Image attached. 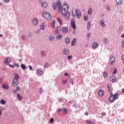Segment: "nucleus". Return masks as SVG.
<instances>
[{"label": "nucleus", "mask_w": 124, "mask_h": 124, "mask_svg": "<svg viewBox=\"0 0 124 124\" xmlns=\"http://www.w3.org/2000/svg\"><path fill=\"white\" fill-rule=\"evenodd\" d=\"M1 36H3V35H2V34H0V37H1Z\"/></svg>", "instance_id": "64"}, {"label": "nucleus", "mask_w": 124, "mask_h": 124, "mask_svg": "<svg viewBox=\"0 0 124 124\" xmlns=\"http://www.w3.org/2000/svg\"><path fill=\"white\" fill-rule=\"evenodd\" d=\"M4 2H6V3H7L10 1V0H4Z\"/></svg>", "instance_id": "49"}, {"label": "nucleus", "mask_w": 124, "mask_h": 124, "mask_svg": "<svg viewBox=\"0 0 124 124\" xmlns=\"http://www.w3.org/2000/svg\"><path fill=\"white\" fill-rule=\"evenodd\" d=\"M116 2L117 4H118L119 5L122 4V0H116Z\"/></svg>", "instance_id": "24"}, {"label": "nucleus", "mask_w": 124, "mask_h": 124, "mask_svg": "<svg viewBox=\"0 0 124 124\" xmlns=\"http://www.w3.org/2000/svg\"><path fill=\"white\" fill-rule=\"evenodd\" d=\"M108 91L111 92L112 91V87L111 86V84H108Z\"/></svg>", "instance_id": "22"}, {"label": "nucleus", "mask_w": 124, "mask_h": 124, "mask_svg": "<svg viewBox=\"0 0 124 124\" xmlns=\"http://www.w3.org/2000/svg\"><path fill=\"white\" fill-rule=\"evenodd\" d=\"M109 62H110V64H114L115 62V57H111L109 59Z\"/></svg>", "instance_id": "11"}, {"label": "nucleus", "mask_w": 124, "mask_h": 124, "mask_svg": "<svg viewBox=\"0 0 124 124\" xmlns=\"http://www.w3.org/2000/svg\"><path fill=\"white\" fill-rule=\"evenodd\" d=\"M64 75H65V76H67V75H68V74L67 73H65L64 74Z\"/></svg>", "instance_id": "61"}, {"label": "nucleus", "mask_w": 124, "mask_h": 124, "mask_svg": "<svg viewBox=\"0 0 124 124\" xmlns=\"http://www.w3.org/2000/svg\"><path fill=\"white\" fill-rule=\"evenodd\" d=\"M84 19L87 21V20H89V17L88 16H84Z\"/></svg>", "instance_id": "41"}, {"label": "nucleus", "mask_w": 124, "mask_h": 124, "mask_svg": "<svg viewBox=\"0 0 124 124\" xmlns=\"http://www.w3.org/2000/svg\"><path fill=\"white\" fill-rule=\"evenodd\" d=\"M100 22L102 27H105V23L103 20H100Z\"/></svg>", "instance_id": "33"}, {"label": "nucleus", "mask_w": 124, "mask_h": 124, "mask_svg": "<svg viewBox=\"0 0 124 124\" xmlns=\"http://www.w3.org/2000/svg\"><path fill=\"white\" fill-rule=\"evenodd\" d=\"M38 22V20L36 18H34L32 20V23L33 25H37Z\"/></svg>", "instance_id": "19"}, {"label": "nucleus", "mask_w": 124, "mask_h": 124, "mask_svg": "<svg viewBox=\"0 0 124 124\" xmlns=\"http://www.w3.org/2000/svg\"><path fill=\"white\" fill-rule=\"evenodd\" d=\"M49 66L50 64L47 62H46L44 65L45 68H48V67H49Z\"/></svg>", "instance_id": "27"}, {"label": "nucleus", "mask_w": 124, "mask_h": 124, "mask_svg": "<svg viewBox=\"0 0 124 124\" xmlns=\"http://www.w3.org/2000/svg\"><path fill=\"white\" fill-rule=\"evenodd\" d=\"M43 16L46 20H51L52 19V16L48 13L45 12L43 14Z\"/></svg>", "instance_id": "6"}, {"label": "nucleus", "mask_w": 124, "mask_h": 124, "mask_svg": "<svg viewBox=\"0 0 124 124\" xmlns=\"http://www.w3.org/2000/svg\"><path fill=\"white\" fill-rule=\"evenodd\" d=\"M76 41V39H73V41H72V43H71L72 46H74V45H75Z\"/></svg>", "instance_id": "31"}, {"label": "nucleus", "mask_w": 124, "mask_h": 124, "mask_svg": "<svg viewBox=\"0 0 124 124\" xmlns=\"http://www.w3.org/2000/svg\"><path fill=\"white\" fill-rule=\"evenodd\" d=\"M65 42H66V43H69V42H70V39H69V38H65Z\"/></svg>", "instance_id": "30"}, {"label": "nucleus", "mask_w": 124, "mask_h": 124, "mask_svg": "<svg viewBox=\"0 0 124 124\" xmlns=\"http://www.w3.org/2000/svg\"><path fill=\"white\" fill-rule=\"evenodd\" d=\"M110 80L113 82H115L116 81V77L111 76L110 78Z\"/></svg>", "instance_id": "18"}, {"label": "nucleus", "mask_w": 124, "mask_h": 124, "mask_svg": "<svg viewBox=\"0 0 124 124\" xmlns=\"http://www.w3.org/2000/svg\"><path fill=\"white\" fill-rule=\"evenodd\" d=\"M110 97L109 98V100L110 102L112 103V102H114L118 97H119V94L117 93H116L115 94L113 95V93L112 92L110 93Z\"/></svg>", "instance_id": "2"}, {"label": "nucleus", "mask_w": 124, "mask_h": 124, "mask_svg": "<svg viewBox=\"0 0 124 124\" xmlns=\"http://www.w3.org/2000/svg\"><path fill=\"white\" fill-rule=\"evenodd\" d=\"M10 62H11V59H10V58L7 57L5 59L4 62L5 64H9V63H10Z\"/></svg>", "instance_id": "8"}, {"label": "nucleus", "mask_w": 124, "mask_h": 124, "mask_svg": "<svg viewBox=\"0 0 124 124\" xmlns=\"http://www.w3.org/2000/svg\"><path fill=\"white\" fill-rule=\"evenodd\" d=\"M21 68H22V69L25 70L27 68V66H26V65H25V64H21Z\"/></svg>", "instance_id": "28"}, {"label": "nucleus", "mask_w": 124, "mask_h": 124, "mask_svg": "<svg viewBox=\"0 0 124 124\" xmlns=\"http://www.w3.org/2000/svg\"><path fill=\"white\" fill-rule=\"evenodd\" d=\"M29 37H31V36H32V34L31 33H29Z\"/></svg>", "instance_id": "51"}, {"label": "nucleus", "mask_w": 124, "mask_h": 124, "mask_svg": "<svg viewBox=\"0 0 124 124\" xmlns=\"http://www.w3.org/2000/svg\"><path fill=\"white\" fill-rule=\"evenodd\" d=\"M71 23L73 30H76V24H75V20L72 19Z\"/></svg>", "instance_id": "9"}, {"label": "nucleus", "mask_w": 124, "mask_h": 124, "mask_svg": "<svg viewBox=\"0 0 124 124\" xmlns=\"http://www.w3.org/2000/svg\"><path fill=\"white\" fill-rule=\"evenodd\" d=\"M55 24H56V21L53 20V21L51 23V27H52V29H55V28H56V26L55 25Z\"/></svg>", "instance_id": "20"}, {"label": "nucleus", "mask_w": 124, "mask_h": 124, "mask_svg": "<svg viewBox=\"0 0 124 124\" xmlns=\"http://www.w3.org/2000/svg\"><path fill=\"white\" fill-rule=\"evenodd\" d=\"M72 15L74 17L77 16L78 19H80V18H81L82 14L80 13V11H77V9H76V8H74L72 9Z\"/></svg>", "instance_id": "1"}, {"label": "nucleus", "mask_w": 124, "mask_h": 124, "mask_svg": "<svg viewBox=\"0 0 124 124\" xmlns=\"http://www.w3.org/2000/svg\"><path fill=\"white\" fill-rule=\"evenodd\" d=\"M50 124H53V123H54V118H51L50 119Z\"/></svg>", "instance_id": "42"}, {"label": "nucleus", "mask_w": 124, "mask_h": 124, "mask_svg": "<svg viewBox=\"0 0 124 124\" xmlns=\"http://www.w3.org/2000/svg\"><path fill=\"white\" fill-rule=\"evenodd\" d=\"M17 98H18L19 100H22L23 97L21 96L20 93L17 94Z\"/></svg>", "instance_id": "26"}, {"label": "nucleus", "mask_w": 124, "mask_h": 124, "mask_svg": "<svg viewBox=\"0 0 124 124\" xmlns=\"http://www.w3.org/2000/svg\"><path fill=\"white\" fill-rule=\"evenodd\" d=\"M98 94L99 96H103L104 95V93L102 90H100L98 92Z\"/></svg>", "instance_id": "13"}, {"label": "nucleus", "mask_w": 124, "mask_h": 124, "mask_svg": "<svg viewBox=\"0 0 124 124\" xmlns=\"http://www.w3.org/2000/svg\"><path fill=\"white\" fill-rule=\"evenodd\" d=\"M41 5H42V7H43V8H46V7H47L48 4H47V2H44L43 3H42Z\"/></svg>", "instance_id": "17"}, {"label": "nucleus", "mask_w": 124, "mask_h": 124, "mask_svg": "<svg viewBox=\"0 0 124 124\" xmlns=\"http://www.w3.org/2000/svg\"><path fill=\"white\" fill-rule=\"evenodd\" d=\"M52 6L54 9H56L57 7L59 12H61L62 10V3L61 1H57V4H56V3H53Z\"/></svg>", "instance_id": "4"}, {"label": "nucleus", "mask_w": 124, "mask_h": 124, "mask_svg": "<svg viewBox=\"0 0 124 124\" xmlns=\"http://www.w3.org/2000/svg\"><path fill=\"white\" fill-rule=\"evenodd\" d=\"M102 116H106V113L105 112H103L101 113Z\"/></svg>", "instance_id": "48"}, {"label": "nucleus", "mask_w": 124, "mask_h": 124, "mask_svg": "<svg viewBox=\"0 0 124 124\" xmlns=\"http://www.w3.org/2000/svg\"><path fill=\"white\" fill-rule=\"evenodd\" d=\"M68 10V5L65 4H63L62 7V15H65L66 13H67Z\"/></svg>", "instance_id": "5"}, {"label": "nucleus", "mask_w": 124, "mask_h": 124, "mask_svg": "<svg viewBox=\"0 0 124 124\" xmlns=\"http://www.w3.org/2000/svg\"><path fill=\"white\" fill-rule=\"evenodd\" d=\"M1 108H0V116H1V115H2V112H1Z\"/></svg>", "instance_id": "56"}, {"label": "nucleus", "mask_w": 124, "mask_h": 124, "mask_svg": "<svg viewBox=\"0 0 124 124\" xmlns=\"http://www.w3.org/2000/svg\"><path fill=\"white\" fill-rule=\"evenodd\" d=\"M13 93H17V91L16 90H14Z\"/></svg>", "instance_id": "60"}, {"label": "nucleus", "mask_w": 124, "mask_h": 124, "mask_svg": "<svg viewBox=\"0 0 124 124\" xmlns=\"http://www.w3.org/2000/svg\"><path fill=\"white\" fill-rule=\"evenodd\" d=\"M91 22H88L87 24V30H90L91 28Z\"/></svg>", "instance_id": "36"}, {"label": "nucleus", "mask_w": 124, "mask_h": 124, "mask_svg": "<svg viewBox=\"0 0 124 124\" xmlns=\"http://www.w3.org/2000/svg\"><path fill=\"white\" fill-rule=\"evenodd\" d=\"M64 15L66 19H68V18H69V17H70V14L68 13H66Z\"/></svg>", "instance_id": "23"}, {"label": "nucleus", "mask_w": 124, "mask_h": 124, "mask_svg": "<svg viewBox=\"0 0 124 124\" xmlns=\"http://www.w3.org/2000/svg\"><path fill=\"white\" fill-rule=\"evenodd\" d=\"M61 31H62V27L58 26L56 27L55 29V32H56V33H60Z\"/></svg>", "instance_id": "7"}, {"label": "nucleus", "mask_w": 124, "mask_h": 124, "mask_svg": "<svg viewBox=\"0 0 124 124\" xmlns=\"http://www.w3.org/2000/svg\"><path fill=\"white\" fill-rule=\"evenodd\" d=\"M62 108H59V109H58L57 112L58 113H60V112H61V111H62Z\"/></svg>", "instance_id": "54"}, {"label": "nucleus", "mask_w": 124, "mask_h": 124, "mask_svg": "<svg viewBox=\"0 0 124 124\" xmlns=\"http://www.w3.org/2000/svg\"><path fill=\"white\" fill-rule=\"evenodd\" d=\"M93 12V9H89L88 12V13L89 14V15H91L92 13Z\"/></svg>", "instance_id": "35"}, {"label": "nucleus", "mask_w": 124, "mask_h": 124, "mask_svg": "<svg viewBox=\"0 0 124 124\" xmlns=\"http://www.w3.org/2000/svg\"><path fill=\"white\" fill-rule=\"evenodd\" d=\"M87 36H88V37L91 36V34L88 33V34H87Z\"/></svg>", "instance_id": "62"}, {"label": "nucleus", "mask_w": 124, "mask_h": 124, "mask_svg": "<svg viewBox=\"0 0 124 124\" xmlns=\"http://www.w3.org/2000/svg\"><path fill=\"white\" fill-rule=\"evenodd\" d=\"M2 88L5 90H8V89H9V85L7 84H3L2 85Z\"/></svg>", "instance_id": "15"}, {"label": "nucleus", "mask_w": 124, "mask_h": 124, "mask_svg": "<svg viewBox=\"0 0 124 124\" xmlns=\"http://www.w3.org/2000/svg\"><path fill=\"white\" fill-rule=\"evenodd\" d=\"M5 102H6L5 101L3 100H1L0 101V104H2V105L5 104Z\"/></svg>", "instance_id": "37"}, {"label": "nucleus", "mask_w": 124, "mask_h": 124, "mask_svg": "<svg viewBox=\"0 0 124 124\" xmlns=\"http://www.w3.org/2000/svg\"><path fill=\"white\" fill-rule=\"evenodd\" d=\"M104 42H105V43H107V42H108V40L107 39V38L104 39Z\"/></svg>", "instance_id": "44"}, {"label": "nucleus", "mask_w": 124, "mask_h": 124, "mask_svg": "<svg viewBox=\"0 0 124 124\" xmlns=\"http://www.w3.org/2000/svg\"><path fill=\"white\" fill-rule=\"evenodd\" d=\"M15 66H16V67H20V65H19L18 63H15L14 64Z\"/></svg>", "instance_id": "43"}, {"label": "nucleus", "mask_w": 124, "mask_h": 124, "mask_svg": "<svg viewBox=\"0 0 124 124\" xmlns=\"http://www.w3.org/2000/svg\"><path fill=\"white\" fill-rule=\"evenodd\" d=\"M63 53H64L65 55H68V53H69V50H68V49H64Z\"/></svg>", "instance_id": "21"}, {"label": "nucleus", "mask_w": 124, "mask_h": 124, "mask_svg": "<svg viewBox=\"0 0 124 124\" xmlns=\"http://www.w3.org/2000/svg\"><path fill=\"white\" fill-rule=\"evenodd\" d=\"M108 11H109V10H110V7L108 8Z\"/></svg>", "instance_id": "63"}, {"label": "nucleus", "mask_w": 124, "mask_h": 124, "mask_svg": "<svg viewBox=\"0 0 124 124\" xmlns=\"http://www.w3.org/2000/svg\"><path fill=\"white\" fill-rule=\"evenodd\" d=\"M85 115L86 116H88L89 115V112L88 111L85 112Z\"/></svg>", "instance_id": "55"}, {"label": "nucleus", "mask_w": 124, "mask_h": 124, "mask_svg": "<svg viewBox=\"0 0 124 124\" xmlns=\"http://www.w3.org/2000/svg\"><path fill=\"white\" fill-rule=\"evenodd\" d=\"M97 47H98V43L97 42H94L92 46L93 49H95Z\"/></svg>", "instance_id": "14"}, {"label": "nucleus", "mask_w": 124, "mask_h": 124, "mask_svg": "<svg viewBox=\"0 0 124 124\" xmlns=\"http://www.w3.org/2000/svg\"><path fill=\"white\" fill-rule=\"evenodd\" d=\"M71 59H72V56H68V60H70Z\"/></svg>", "instance_id": "53"}, {"label": "nucleus", "mask_w": 124, "mask_h": 124, "mask_svg": "<svg viewBox=\"0 0 124 124\" xmlns=\"http://www.w3.org/2000/svg\"><path fill=\"white\" fill-rule=\"evenodd\" d=\"M62 36L61 35L59 34L56 36V39L60 40V39H62Z\"/></svg>", "instance_id": "32"}, {"label": "nucleus", "mask_w": 124, "mask_h": 124, "mask_svg": "<svg viewBox=\"0 0 124 124\" xmlns=\"http://www.w3.org/2000/svg\"><path fill=\"white\" fill-rule=\"evenodd\" d=\"M122 60L124 61V54L122 56Z\"/></svg>", "instance_id": "57"}, {"label": "nucleus", "mask_w": 124, "mask_h": 124, "mask_svg": "<svg viewBox=\"0 0 124 124\" xmlns=\"http://www.w3.org/2000/svg\"><path fill=\"white\" fill-rule=\"evenodd\" d=\"M45 24V23H42L40 27L41 30H42V31H44V25Z\"/></svg>", "instance_id": "34"}, {"label": "nucleus", "mask_w": 124, "mask_h": 124, "mask_svg": "<svg viewBox=\"0 0 124 124\" xmlns=\"http://www.w3.org/2000/svg\"><path fill=\"white\" fill-rule=\"evenodd\" d=\"M117 70H116V69H115L113 70V74H116V73H117Z\"/></svg>", "instance_id": "47"}, {"label": "nucleus", "mask_w": 124, "mask_h": 124, "mask_svg": "<svg viewBox=\"0 0 124 124\" xmlns=\"http://www.w3.org/2000/svg\"><path fill=\"white\" fill-rule=\"evenodd\" d=\"M57 20L59 23V24L60 25H62V20H61V19L59 18H57Z\"/></svg>", "instance_id": "39"}, {"label": "nucleus", "mask_w": 124, "mask_h": 124, "mask_svg": "<svg viewBox=\"0 0 124 124\" xmlns=\"http://www.w3.org/2000/svg\"><path fill=\"white\" fill-rule=\"evenodd\" d=\"M29 68L30 70H32V67H31V66H29Z\"/></svg>", "instance_id": "58"}, {"label": "nucleus", "mask_w": 124, "mask_h": 124, "mask_svg": "<svg viewBox=\"0 0 124 124\" xmlns=\"http://www.w3.org/2000/svg\"><path fill=\"white\" fill-rule=\"evenodd\" d=\"M39 92L40 93H43V89H42V88H40Z\"/></svg>", "instance_id": "40"}, {"label": "nucleus", "mask_w": 124, "mask_h": 124, "mask_svg": "<svg viewBox=\"0 0 124 124\" xmlns=\"http://www.w3.org/2000/svg\"><path fill=\"white\" fill-rule=\"evenodd\" d=\"M49 39H50L51 41H53V40H54V36H49Z\"/></svg>", "instance_id": "38"}, {"label": "nucleus", "mask_w": 124, "mask_h": 124, "mask_svg": "<svg viewBox=\"0 0 124 124\" xmlns=\"http://www.w3.org/2000/svg\"><path fill=\"white\" fill-rule=\"evenodd\" d=\"M21 38H22V40H25V36L24 35H22L21 36Z\"/></svg>", "instance_id": "52"}, {"label": "nucleus", "mask_w": 124, "mask_h": 124, "mask_svg": "<svg viewBox=\"0 0 124 124\" xmlns=\"http://www.w3.org/2000/svg\"><path fill=\"white\" fill-rule=\"evenodd\" d=\"M16 91H18V92L20 91V88L19 86H17L16 87Z\"/></svg>", "instance_id": "45"}, {"label": "nucleus", "mask_w": 124, "mask_h": 124, "mask_svg": "<svg viewBox=\"0 0 124 124\" xmlns=\"http://www.w3.org/2000/svg\"><path fill=\"white\" fill-rule=\"evenodd\" d=\"M62 31L64 33H66V32H67L68 31V28L66 27H62Z\"/></svg>", "instance_id": "10"}, {"label": "nucleus", "mask_w": 124, "mask_h": 124, "mask_svg": "<svg viewBox=\"0 0 124 124\" xmlns=\"http://www.w3.org/2000/svg\"><path fill=\"white\" fill-rule=\"evenodd\" d=\"M63 113L64 114H65V115H66V114H67V113H68V110L66 108H64V109H63Z\"/></svg>", "instance_id": "29"}, {"label": "nucleus", "mask_w": 124, "mask_h": 124, "mask_svg": "<svg viewBox=\"0 0 124 124\" xmlns=\"http://www.w3.org/2000/svg\"><path fill=\"white\" fill-rule=\"evenodd\" d=\"M122 47H124V40L122 41Z\"/></svg>", "instance_id": "59"}, {"label": "nucleus", "mask_w": 124, "mask_h": 124, "mask_svg": "<svg viewBox=\"0 0 124 124\" xmlns=\"http://www.w3.org/2000/svg\"><path fill=\"white\" fill-rule=\"evenodd\" d=\"M20 79V76L17 73L14 74V79L13 81V85L14 87H16L18 85V80Z\"/></svg>", "instance_id": "3"}, {"label": "nucleus", "mask_w": 124, "mask_h": 124, "mask_svg": "<svg viewBox=\"0 0 124 124\" xmlns=\"http://www.w3.org/2000/svg\"><path fill=\"white\" fill-rule=\"evenodd\" d=\"M9 66H10V67H12V68H14L15 66L14 65H11V64H9Z\"/></svg>", "instance_id": "50"}, {"label": "nucleus", "mask_w": 124, "mask_h": 124, "mask_svg": "<svg viewBox=\"0 0 124 124\" xmlns=\"http://www.w3.org/2000/svg\"><path fill=\"white\" fill-rule=\"evenodd\" d=\"M62 84H66L67 83V80H65L62 81Z\"/></svg>", "instance_id": "46"}, {"label": "nucleus", "mask_w": 124, "mask_h": 124, "mask_svg": "<svg viewBox=\"0 0 124 124\" xmlns=\"http://www.w3.org/2000/svg\"><path fill=\"white\" fill-rule=\"evenodd\" d=\"M103 77H104V78H107V76H108L107 72H104L103 73Z\"/></svg>", "instance_id": "25"}, {"label": "nucleus", "mask_w": 124, "mask_h": 124, "mask_svg": "<svg viewBox=\"0 0 124 124\" xmlns=\"http://www.w3.org/2000/svg\"><path fill=\"white\" fill-rule=\"evenodd\" d=\"M86 124H94V122L89 120L85 121Z\"/></svg>", "instance_id": "16"}, {"label": "nucleus", "mask_w": 124, "mask_h": 124, "mask_svg": "<svg viewBox=\"0 0 124 124\" xmlns=\"http://www.w3.org/2000/svg\"><path fill=\"white\" fill-rule=\"evenodd\" d=\"M36 73L38 75H40V76H41V75H43V71L40 69H37L36 71Z\"/></svg>", "instance_id": "12"}]
</instances>
